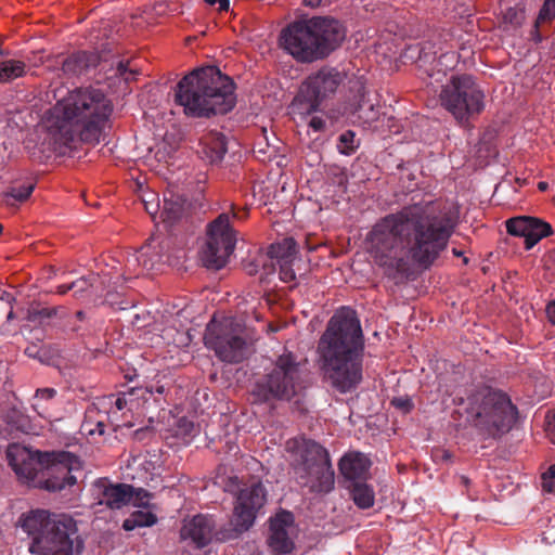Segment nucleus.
<instances>
[{"label":"nucleus","mask_w":555,"mask_h":555,"mask_svg":"<svg viewBox=\"0 0 555 555\" xmlns=\"http://www.w3.org/2000/svg\"><path fill=\"white\" fill-rule=\"evenodd\" d=\"M72 287H67L66 289H62V287H60V292L61 293H66L68 289H70Z\"/></svg>","instance_id":"nucleus-45"},{"label":"nucleus","mask_w":555,"mask_h":555,"mask_svg":"<svg viewBox=\"0 0 555 555\" xmlns=\"http://www.w3.org/2000/svg\"><path fill=\"white\" fill-rule=\"evenodd\" d=\"M356 134L351 130H347L339 135L338 151L344 155H351L357 150L354 145Z\"/></svg>","instance_id":"nucleus-27"},{"label":"nucleus","mask_w":555,"mask_h":555,"mask_svg":"<svg viewBox=\"0 0 555 555\" xmlns=\"http://www.w3.org/2000/svg\"><path fill=\"white\" fill-rule=\"evenodd\" d=\"M503 21L514 26H519L525 21V9L515 7L507 9L503 14Z\"/></svg>","instance_id":"nucleus-29"},{"label":"nucleus","mask_w":555,"mask_h":555,"mask_svg":"<svg viewBox=\"0 0 555 555\" xmlns=\"http://www.w3.org/2000/svg\"><path fill=\"white\" fill-rule=\"evenodd\" d=\"M463 262H464L465 264H467V263H468V258H467V257H464V258H463Z\"/></svg>","instance_id":"nucleus-46"},{"label":"nucleus","mask_w":555,"mask_h":555,"mask_svg":"<svg viewBox=\"0 0 555 555\" xmlns=\"http://www.w3.org/2000/svg\"><path fill=\"white\" fill-rule=\"evenodd\" d=\"M209 5H217L219 12H228L230 7L229 0H205Z\"/></svg>","instance_id":"nucleus-35"},{"label":"nucleus","mask_w":555,"mask_h":555,"mask_svg":"<svg viewBox=\"0 0 555 555\" xmlns=\"http://www.w3.org/2000/svg\"><path fill=\"white\" fill-rule=\"evenodd\" d=\"M128 66H129V62H127L126 64L120 62L117 67V72H118L119 76H121L126 81L131 80L132 76L134 75V70L128 69Z\"/></svg>","instance_id":"nucleus-34"},{"label":"nucleus","mask_w":555,"mask_h":555,"mask_svg":"<svg viewBox=\"0 0 555 555\" xmlns=\"http://www.w3.org/2000/svg\"><path fill=\"white\" fill-rule=\"evenodd\" d=\"M544 431L550 441L555 444V410L546 413L544 420Z\"/></svg>","instance_id":"nucleus-31"},{"label":"nucleus","mask_w":555,"mask_h":555,"mask_svg":"<svg viewBox=\"0 0 555 555\" xmlns=\"http://www.w3.org/2000/svg\"><path fill=\"white\" fill-rule=\"evenodd\" d=\"M287 449L301 451L305 465L310 475L317 476L312 489L318 492H328L334 487V470L327 451L319 443L305 438L287 441Z\"/></svg>","instance_id":"nucleus-14"},{"label":"nucleus","mask_w":555,"mask_h":555,"mask_svg":"<svg viewBox=\"0 0 555 555\" xmlns=\"http://www.w3.org/2000/svg\"><path fill=\"white\" fill-rule=\"evenodd\" d=\"M35 190L34 182H26L18 186H12L3 195V201L7 205H14L15 202L23 203L27 201Z\"/></svg>","instance_id":"nucleus-26"},{"label":"nucleus","mask_w":555,"mask_h":555,"mask_svg":"<svg viewBox=\"0 0 555 555\" xmlns=\"http://www.w3.org/2000/svg\"><path fill=\"white\" fill-rule=\"evenodd\" d=\"M300 363L292 352L281 354L273 371L267 376L266 384L258 386L256 395L260 400L292 399L301 388Z\"/></svg>","instance_id":"nucleus-11"},{"label":"nucleus","mask_w":555,"mask_h":555,"mask_svg":"<svg viewBox=\"0 0 555 555\" xmlns=\"http://www.w3.org/2000/svg\"><path fill=\"white\" fill-rule=\"evenodd\" d=\"M202 153L211 163L222 159L227 152L224 137L216 131L205 133L201 139Z\"/></svg>","instance_id":"nucleus-22"},{"label":"nucleus","mask_w":555,"mask_h":555,"mask_svg":"<svg viewBox=\"0 0 555 555\" xmlns=\"http://www.w3.org/2000/svg\"><path fill=\"white\" fill-rule=\"evenodd\" d=\"M339 83L340 76L334 70L321 69L310 75L300 86L293 107L306 115L318 111L322 102L336 92Z\"/></svg>","instance_id":"nucleus-13"},{"label":"nucleus","mask_w":555,"mask_h":555,"mask_svg":"<svg viewBox=\"0 0 555 555\" xmlns=\"http://www.w3.org/2000/svg\"><path fill=\"white\" fill-rule=\"evenodd\" d=\"M346 30L331 17L296 21L280 35V44L295 60L311 63L330 55L344 41Z\"/></svg>","instance_id":"nucleus-6"},{"label":"nucleus","mask_w":555,"mask_h":555,"mask_svg":"<svg viewBox=\"0 0 555 555\" xmlns=\"http://www.w3.org/2000/svg\"><path fill=\"white\" fill-rule=\"evenodd\" d=\"M149 496L147 492L135 491L132 486L124 483L109 485L103 490V501L109 508H120L129 503L142 505V500Z\"/></svg>","instance_id":"nucleus-20"},{"label":"nucleus","mask_w":555,"mask_h":555,"mask_svg":"<svg viewBox=\"0 0 555 555\" xmlns=\"http://www.w3.org/2000/svg\"><path fill=\"white\" fill-rule=\"evenodd\" d=\"M452 253L456 257H462L463 256V253L461 250L455 249V248L452 250Z\"/></svg>","instance_id":"nucleus-43"},{"label":"nucleus","mask_w":555,"mask_h":555,"mask_svg":"<svg viewBox=\"0 0 555 555\" xmlns=\"http://www.w3.org/2000/svg\"><path fill=\"white\" fill-rule=\"evenodd\" d=\"M441 105L462 125L479 115L485 108V94L469 75H454L442 87Z\"/></svg>","instance_id":"nucleus-9"},{"label":"nucleus","mask_w":555,"mask_h":555,"mask_svg":"<svg viewBox=\"0 0 555 555\" xmlns=\"http://www.w3.org/2000/svg\"><path fill=\"white\" fill-rule=\"evenodd\" d=\"M309 126L314 131H322L325 128V121H324V119L322 117L314 116V117L311 118V120L309 122Z\"/></svg>","instance_id":"nucleus-36"},{"label":"nucleus","mask_w":555,"mask_h":555,"mask_svg":"<svg viewBox=\"0 0 555 555\" xmlns=\"http://www.w3.org/2000/svg\"><path fill=\"white\" fill-rule=\"evenodd\" d=\"M555 17V0H545L535 21L538 29L542 24L551 22Z\"/></svg>","instance_id":"nucleus-28"},{"label":"nucleus","mask_w":555,"mask_h":555,"mask_svg":"<svg viewBox=\"0 0 555 555\" xmlns=\"http://www.w3.org/2000/svg\"><path fill=\"white\" fill-rule=\"evenodd\" d=\"M245 332V327L232 318L219 320L214 317L206 327L204 343L221 361L237 363L246 357L248 349Z\"/></svg>","instance_id":"nucleus-10"},{"label":"nucleus","mask_w":555,"mask_h":555,"mask_svg":"<svg viewBox=\"0 0 555 555\" xmlns=\"http://www.w3.org/2000/svg\"><path fill=\"white\" fill-rule=\"evenodd\" d=\"M541 486L545 492L555 494V463L541 475Z\"/></svg>","instance_id":"nucleus-30"},{"label":"nucleus","mask_w":555,"mask_h":555,"mask_svg":"<svg viewBox=\"0 0 555 555\" xmlns=\"http://www.w3.org/2000/svg\"><path fill=\"white\" fill-rule=\"evenodd\" d=\"M297 254V243L292 237H284L271 244L268 248V256L280 266V279L285 283L293 282L296 279L292 267Z\"/></svg>","instance_id":"nucleus-19"},{"label":"nucleus","mask_w":555,"mask_h":555,"mask_svg":"<svg viewBox=\"0 0 555 555\" xmlns=\"http://www.w3.org/2000/svg\"><path fill=\"white\" fill-rule=\"evenodd\" d=\"M26 74V64L20 60L0 62V83L9 82Z\"/></svg>","instance_id":"nucleus-24"},{"label":"nucleus","mask_w":555,"mask_h":555,"mask_svg":"<svg viewBox=\"0 0 555 555\" xmlns=\"http://www.w3.org/2000/svg\"><path fill=\"white\" fill-rule=\"evenodd\" d=\"M112 112V102L103 91L77 88L56 102L44 122L55 144L66 147L77 142L96 144Z\"/></svg>","instance_id":"nucleus-3"},{"label":"nucleus","mask_w":555,"mask_h":555,"mask_svg":"<svg viewBox=\"0 0 555 555\" xmlns=\"http://www.w3.org/2000/svg\"><path fill=\"white\" fill-rule=\"evenodd\" d=\"M160 217H162V219H163L164 221H167V220H170V219H172V218H173V217L169 216V212L167 211V208H166V207L164 208V211L162 212V216H160Z\"/></svg>","instance_id":"nucleus-42"},{"label":"nucleus","mask_w":555,"mask_h":555,"mask_svg":"<svg viewBox=\"0 0 555 555\" xmlns=\"http://www.w3.org/2000/svg\"><path fill=\"white\" fill-rule=\"evenodd\" d=\"M554 203H555V197L553 198Z\"/></svg>","instance_id":"nucleus-48"},{"label":"nucleus","mask_w":555,"mask_h":555,"mask_svg":"<svg viewBox=\"0 0 555 555\" xmlns=\"http://www.w3.org/2000/svg\"><path fill=\"white\" fill-rule=\"evenodd\" d=\"M3 231V225L0 223V234L2 233Z\"/></svg>","instance_id":"nucleus-47"},{"label":"nucleus","mask_w":555,"mask_h":555,"mask_svg":"<svg viewBox=\"0 0 555 555\" xmlns=\"http://www.w3.org/2000/svg\"><path fill=\"white\" fill-rule=\"evenodd\" d=\"M474 425L491 436L507 433L516 422L517 409L501 391L483 389L474 396Z\"/></svg>","instance_id":"nucleus-8"},{"label":"nucleus","mask_w":555,"mask_h":555,"mask_svg":"<svg viewBox=\"0 0 555 555\" xmlns=\"http://www.w3.org/2000/svg\"><path fill=\"white\" fill-rule=\"evenodd\" d=\"M56 390L54 388H39L36 390L35 397L41 400H51L55 397Z\"/></svg>","instance_id":"nucleus-33"},{"label":"nucleus","mask_w":555,"mask_h":555,"mask_svg":"<svg viewBox=\"0 0 555 555\" xmlns=\"http://www.w3.org/2000/svg\"><path fill=\"white\" fill-rule=\"evenodd\" d=\"M433 456L435 460H442V461H450L452 457V454L449 450L446 449H436L433 452Z\"/></svg>","instance_id":"nucleus-37"},{"label":"nucleus","mask_w":555,"mask_h":555,"mask_svg":"<svg viewBox=\"0 0 555 555\" xmlns=\"http://www.w3.org/2000/svg\"><path fill=\"white\" fill-rule=\"evenodd\" d=\"M179 424H180V426H183V427L185 428V431H186V433H191V431L193 430V427H194V426H193V423H192V422H189V421H188V420H185V418H181V420L179 421Z\"/></svg>","instance_id":"nucleus-39"},{"label":"nucleus","mask_w":555,"mask_h":555,"mask_svg":"<svg viewBox=\"0 0 555 555\" xmlns=\"http://www.w3.org/2000/svg\"><path fill=\"white\" fill-rule=\"evenodd\" d=\"M324 0H304V3L311 8H317L322 4Z\"/></svg>","instance_id":"nucleus-40"},{"label":"nucleus","mask_w":555,"mask_h":555,"mask_svg":"<svg viewBox=\"0 0 555 555\" xmlns=\"http://www.w3.org/2000/svg\"><path fill=\"white\" fill-rule=\"evenodd\" d=\"M505 228L509 235L524 237L527 250L553 234L552 225L548 222L529 216L509 218L505 221Z\"/></svg>","instance_id":"nucleus-16"},{"label":"nucleus","mask_w":555,"mask_h":555,"mask_svg":"<svg viewBox=\"0 0 555 555\" xmlns=\"http://www.w3.org/2000/svg\"><path fill=\"white\" fill-rule=\"evenodd\" d=\"M269 535L267 544L275 555H286L295 550V542L291 538V531L294 529V515L281 509L269 520Z\"/></svg>","instance_id":"nucleus-17"},{"label":"nucleus","mask_w":555,"mask_h":555,"mask_svg":"<svg viewBox=\"0 0 555 555\" xmlns=\"http://www.w3.org/2000/svg\"><path fill=\"white\" fill-rule=\"evenodd\" d=\"M7 457L21 480L48 491H61L77 482L72 473L80 469V462L70 453L31 451L13 443L8 447Z\"/></svg>","instance_id":"nucleus-5"},{"label":"nucleus","mask_w":555,"mask_h":555,"mask_svg":"<svg viewBox=\"0 0 555 555\" xmlns=\"http://www.w3.org/2000/svg\"><path fill=\"white\" fill-rule=\"evenodd\" d=\"M235 244L236 234L229 216L221 214L207 225L206 242L199 253L203 264L216 270L223 268L233 254Z\"/></svg>","instance_id":"nucleus-12"},{"label":"nucleus","mask_w":555,"mask_h":555,"mask_svg":"<svg viewBox=\"0 0 555 555\" xmlns=\"http://www.w3.org/2000/svg\"><path fill=\"white\" fill-rule=\"evenodd\" d=\"M350 493L354 504L359 508L365 509L374 505V491L369 485L354 481L350 486Z\"/></svg>","instance_id":"nucleus-23"},{"label":"nucleus","mask_w":555,"mask_h":555,"mask_svg":"<svg viewBox=\"0 0 555 555\" xmlns=\"http://www.w3.org/2000/svg\"><path fill=\"white\" fill-rule=\"evenodd\" d=\"M217 535L212 518L202 514L184 519L180 529L181 540L196 548H203L215 540L221 541Z\"/></svg>","instance_id":"nucleus-18"},{"label":"nucleus","mask_w":555,"mask_h":555,"mask_svg":"<svg viewBox=\"0 0 555 555\" xmlns=\"http://www.w3.org/2000/svg\"><path fill=\"white\" fill-rule=\"evenodd\" d=\"M547 189H548V183H547V182H545V181H540V182L538 183V190H539L540 192H545Z\"/></svg>","instance_id":"nucleus-41"},{"label":"nucleus","mask_w":555,"mask_h":555,"mask_svg":"<svg viewBox=\"0 0 555 555\" xmlns=\"http://www.w3.org/2000/svg\"><path fill=\"white\" fill-rule=\"evenodd\" d=\"M21 527L33 542L29 552L35 555H80L82 540L76 520L67 514L33 509L24 514Z\"/></svg>","instance_id":"nucleus-7"},{"label":"nucleus","mask_w":555,"mask_h":555,"mask_svg":"<svg viewBox=\"0 0 555 555\" xmlns=\"http://www.w3.org/2000/svg\"><path fill=\"white\" fill-rule=\"evenodd\" d=\"M391 404L403 412H410L413 409V402L408 397L393 398Z\"/></svg>","instance_id":"nucleus-32"},{"label":"nucleus","mask_w":555,"mask_h":555,"mask_svg":"<svg viewBox=\"0 0 555 555\" xmlns=\"http://www.w3.org/2000/svg\"><path fill=\"white\" fill-rule=\"evenodd\" d=\"M420 217L418 207H404L399 212L383 218L369 233L367 250L374 262L385 268L386 274L391 275L404 270L400 245L411 227L414 228V236L409 242L408 255L417 266L429 268L447 248L453 225L442 220L421 224Z\"/></svg>","instance_id":"nucleus-1"},{"label":"nucleus","mask_w":555,"mask_h":555,"mask_svg":"<svg viewBox=\"0 0 555 555\" xmlns=\"http://www.w3.org/2000/svg\"><path fill=\"white\" fill-rule=\"evenodd\" d=\"M116 404H117L118 409H122V404H124L122 399L118 398L117 401H116Z\"/></svg>","instance_id":"nucleus-44"},{"label":"nucleus","mask_w":555,"mask_h":555,"mask_svg":"<svg viewBox=\"0 0 555 555\" xmlns=\"http://www.w3.org/2000/svg\"><path fill=\"white\" fill-rule=\"evenodd\" d=\"M320 369L338 391L345 393L362 380L364 340L356 311L338 309L318 343Z\"/></svg>","instance_id":"nucleus-2"},{"label":"nucleus","mask_w":555,"mask_h":555,"mask_svg":"<svg viewBox=\"0 0 555 555\" xmlns=\"http://www.w3.org/2000/svg\"><path fill=\"white\" fill-rule=\"evenodd\" d=\"M370 466V460L358 452L346 454L339 462L340 473L346 479L352 482L358 479L366 478Z\"/></svg>","instance_id":"nucleus-21"},{"label":"nucleus","mask_w":555,"mask_h":555,"mask_svg":"<svg viewBox=\"0 0 555 555\" xmlns=\"http://www.w3.org/2000/svg\"><path fill=\"white\" fill-rule=\"evenodd\" d=\"M157 522V516L150 511H135L126 518L122 522V528L126 531L134 530L135 528L151 527Z\"/></svg>","instance_id":"nucleus-25"},{"label":"nucleus","mask_w":555,"mask_h":555,"mask_svg":"<svg viewBox=\"0 0 555 555\" xmlns=\"http://www.w3.org/2000/svg\"><path fill=\"white\" fill-rule=\"evenodd\" d=\"M232 79L212 67L197 68L178 83L176 101L192 117H209L230 112L235 103Z\"/></svg>","instance_id":"nucleus-4"},{"label":"nucleus","mask_w":555,"mask_h":555,"mask_svg":"<svg viewBox=\"0 0 555 555\" xmlns=\"http://www.w3.org/2000/svg\"><path fill=\"white\" fill-rule=\"evenodd\" d=\"M266 503V490L260 481L240 490L234 506L232 522L237 532L249 529L259 509Z\"/></svg>","instance_id":"nucleus-15"},{"label":"nucleus","mask_w":555,"mask_h":555,"mask_svg":"<svg viewBox=\"0 0 555 555\" xmlns=\"http://www.w3.org/2000/svg\"><path fill=\"white\" fill-rule=\"evenodd\" d=\"M546 314L548 321L555 325V301H552L546 306Z\"/></svg>","instance_id":"nucleus-38"}]
</instances>
